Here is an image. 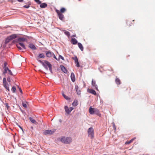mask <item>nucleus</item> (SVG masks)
<instances>
[{
  "label": "nucleus",
  "instance_id": "1",
  "mask_svg": "<svg viewBox=\"0 0 155 155\" xmlns=\"http://www.w3.org/2000/svg\"><path fill=\"white\" fill-rule=\"evenodd\" d=\"M38 61L42 64L43 66L47 70H48V68L47 67V66H48L49 68L50 71L52 73V65L48 61H45L44 62H43L40 60H38Z\"/></svg>",
  "mask_w": 155,
  "mask_h": 155
},
{
  "label": "nucleus",
  "instance_id": "2",
  "mask_svg": "<svg viewBox=\"0 0 155 155\" xmlns=\"http://www.w3.org/2000/svg\"><path fill=\"white\" fill-rule=\"evenodd\" d=\"M89 113L91 114H95L98 116H100L101 114L99 110L97 108H94L90 107L89 109Z\"/></svg>",
  "mask_w": 155,
  "mask_h": 155
},
{
  "label": "nucleus",
  "instance_id": "3",
  "mask_svg": "<svg viewBox=\"0 0 155 155\" xmlns=\"http://www.w3.org/2000/svg\"><path fill=\"white\" fill-rule=\"evenodd\" d=\"M60 141L63 143L68 144L71 142L72 139L70 137H63L61 138Z\"/></svg>",
  "mask_w": 155,
  "mask_h": 155
},
{
  "label": "nucleus",
  "instance_id": "4",
  "mask_svg": "<svg viewBox=\"0 0 155 155\" xmlns=\"http://www.w3.org/2000/svg\"><path fill=\"white\" fill-rule=\"evenodd\" d=\"M88 136L91 138H93L94 137V130L93 128L90 127L89 128L87 131Z\"/></svg>",
  "mask_w": 155,
  "mask_h": 155
},
{
  "label": "nucleus",
  "instance_id": "5",
  "mask_svg": "<svg viewBox=\"0 0 155 155\" xmlns=\"http://www.w3.org/2000/svg\"><path fill=\"white\" fill-rule=\"evenodd\" d=\"M3 83L4 87H5L7 90L9 91L10 90L8 87V84L6 81V78H3Z\"/></svg>",
  "mask_w": 155,
  "mask_h": 155
},
{
  "label": "nucleus",
  "instance_id": "6",
  "mask_svg": "<svg viewBox=\"0 0 155 155\" xmlns=\"http://www.w3.org/2000/svg\"><path fill=\"white\" fill-rule=\"evenodd\" d=\"M55 131V130H46L43 132V134L45 135L47 134L51 135L54 133Z\"/></svg>",
  "mask_w": 155,
  "mask_h": 155
},
{
  "label": "nucleus",
  "instance_id": "7",
  "mask_svg": "<svg viewBox=\"0 0 155 155\" xmlns=\"http://www.w3.org/2000/svg\"><path fill=\"white\" fill-rule=\"evenodd\" d=\"M55 11L56 13H57L59 18L61 20H63L64 18V16L63 14L62 13H61L60 11L56 9Z\"/></svg>",
  "mask_w": 155,
  "mask_h": 155
},
{
  "label": "nucleus",
  "instance_id": "8",
  "mask_svg": "<svg viewBox=\"0 0 155 155\" xmlns=\"http://www.w3.org/2000/svg\"><path fill=\"white\" fill-rule=\"evenodd\" d=\"M73 109L74 108L71 107L69 108H68L67 106H65L64 107L65 112L68 114H69Z\"/></svg>",
  "mask_w": 155,
  "mask_h": 155
},
{
  "label": "nucleus",
  "instance_id": "9",
  "mask_svg": "<svg viewBox=\"0 0 155 155\" xmlns=\"http://www.w3.org/2000/svg\"><path fill=\"white\" fill-rule=\"evenodd\" d=\"M46 55L47 57L50 58L53 56V53L50 51H46L45 52Z\"/></svg>",
  "mask_w": 155,
  "mask_h": 155
},
{
  "label": "nucleus",
  "instance_id": "10",
  "mask_svg": "<svg viewBox=\"0 0 155 155\" xmlns=\"http://www.w3.org/2000/svg\"><path fill=\"white\" fill-rule=\"evenodd\" d=\"M87 92L91 93L94 95H96L97 94L96 91L94 90L88 89L87 90Z\"/></svg>",
  "mask_w": 155,
  "mask_h": 155
},
{
  "label": "nucleus",
  "instance_id": "11",
  "mask_svg": "<svg viewBox=\"0 0 155 155\" xmlns=\"http://www.w3.org/2000/svg\"><path fill=\"white\" fill-rule=\"evenodd\" d=\"M92 85L93 87H95V89L96 90H98L97 86L96 84V81H94L93 80H92Z\"/></svg>",
  "mask_w": 155,
  "mask_h": 155
},
{
  "label": "nucleus",
  "instance_id": "12",
  "mask_svg": "<svg viewBox=\"0 0 155 155\" xmlns=\"http://www.w3.org/2000/svg\"><path fill=\"white\" fill-rule=\"evenodd\" d=\"M29 47L32 50H36L37 49L36 47L32 43L29 44L28 45Z\"/></svg>",
  "mask_w": 155,
  "mask_h": 155
},
{
  "label": "nucleus",
  "instance_id": "13",
  "mask_svg": "<svg viewBox=\"0 0 155 155\" xmlns=\"http://www.w3.org/2000/svg\"><path fill=\"white\" fill-rule=\"evenodd\" d=\"M62 71L65 73H67L68 71L65 68L63 65L60 66Z\"/></svg>",
  "mask_w": 155,
  "mask_h": 155
},
{
  "label": "nucleus",
  "instance_id": "14",
  "mask_svg": "<svg viewBox=\"0 0 155 155\" xmlns=\"http://www.w3.org/2000/svg\"><path fill=\"white\" fill-rule=\"evenodd\" d=\"M9 38L11 40L17 37V35L16 34H14L12 35L9 36H8Z\"/></svg>",
  "mask_w": 155,
  "mask_h": 155
},
{
  "label": "nucleus",
  "instance_id": "15",
  "mask_svg": "<svg viewBox=\"0 0 155 155\" xmlns=\"http://www.w3.org/2000/svg\"><path fill=\"white\" fill-rule=\"evenodd\" d=\"M71 77L72 81L74 82L75 80V78L74 74L73 73H71Z\"/></svg>",
  "mask_w": 155,
  "mask_h": 155
},
{
  "label": "nucleus",
  "instance_id": "16",
  "mask_svg": "<svg viewBox=\"0 0 155 155\" xmlns=\"http://www.w3.org/2000/svg\"><path fill=\"white\" fill-rule=\"evenodd\" d=\"M71 43L73 45H76L78 43V41L75 38H72Z\"/></svg>",
  "mask_w": 155,
  "mask_h": 155
},
{
  "label": "nucleus",
  "instance_id": "17",
  "mask_svg": "<svg viewBox=\"0 0 155 155\" xmlns=\"http://www.w3.org/2000/svg\"><path fill=\"white\" fill-rule=\"evenodd\" d=\"M115 82L117 85L120 84L121 83L120 80L119 78H117V77H116L115 79Z\"/></svg>",
  "mask_w": 155,
  "mask_h": 155
},
{
  "label": "nucleus",
  "instance_id": "18",
  "mask_svg": "<svg viewBox=\"0 0 155 155\" xmlns=\"http://www.w3.org/2000/svg\"><path fill=\"white\" fill-rule=\"evenodd\" d=\"M17 41L19 42L25 41H26V39L24 38H19L17 39Z\"/></svg>",
  "mask_w": 155,
  "mask_h": 155
},
{
  "label": "nucleus",
  "instance_id": "19",
  "mask_svg": "<svg viewBox=\"0 0 155 155\" xmlns=\"http://www.w3.org/2000/svg\"><path fill=\"white\" fill-rule=\"evenodd\" d=\"M29 120L32 123L36 124H37V122H36L35 120L33 119L32 118L30 117L29 118Z\"/></svg>",
  "mask_w": 155,
  "mask_h": 155
},
{
  "label": "nucleus",
  "instance_id": "20",
  "mask_svg": "<svg viewBox=\"0 0 155 155\" xmlns=\"http://www.w3.org/2000/svg\"><path fill=\"white\" fill-rule=\"evenodd\" d=\"M136 139L135 137H134L132 139H131V140H130V141H127L125 143V144H129L131 143L133 141Z\"/></svg>",
  "mask_w": 155,
  "mask_h": 155
},
{
  "label": "nucleus",
  "instance_id": "21",
  "mask_svg": "<svg viewBox=\"0 0 155 155\" xmlns=\"http://www.w3.org/2000/svg\"><path fill=\"white\" fill-rule=\"evenodd\" d=\"M78 47L80 48L81 50V51H83V50H84V48H83V47L82 45L79 42L78 43Z\"/></svg>",
  "mask_w": 155,
  "mask_h": 155
},
{
  "label": "nucleus",
  "instance_id": "22",
  "mask_svg": "<svg viewBox=\"0 0 155 155\" xmlns=\"http://www.w3.org/2000/svg\"><path fill=\"white\" fill-rule=\"evenodd\" d=\"M78 104V101L77 100H75L72 103V105L74 106H76Z\"/></svg>",
  "mask_w": 155,
  "mask_h": 155
},
{
  "label": "nucleus",
  "instance_id": "23",
  "mask_svg": "<svg viewBox=\"0 0 155 155\" xmlns=\"http://www.w3.org/2000/svg\"><path fill=\"white\" fill-rule=\"evenodd\" d=\"M40 6L41 8H45L47 6V5L45 3H43L40 5Z\"/></svg>",
  "mask_w": 155,
  "mask_h": 155
},
{
  "label": "nucleus",
  "instance_id": "24",
  "mask_svg": "<svg viewBox=\"0 0 155 155\" xmlns=\"http://www.w3.org/2000/svg\"><path fill=\"white\" fill-rule=\"evenodd\" d=\"M19 45L21 46L23 48L25 49H26L25 47V45L24 43L22 42H19V43H18Z\"/></svg>",
  "mask_w": 155,
  "mask_h": 155
},
{
  "label": "nucleus",
  "instance_id": "25",
  "mask_svg": "<svg viewBox=\"0 0 155 155\" xmlns=\"http://www.w3.org/2000/svg\"><path fill=\"white\" fill-rule=\"evenodd\" d=\"M10 41H11V40H10V38H9L8 37L5 40V44H7Z\"/></svg>",
  "mask_w": 155,
  "mask_h": 155
},
{
  "label": "nucleus",
  "instance_id": "26",
  "mask_svg": "<svg viewBox=\"0 0 155 155\" xmlns=\"http://www.w3.org/2000/svg\"><path fill=\"white\" fill-rule=\"evenodd\" d=\"M4 70L3 72V74H5L7 73V71H8L9 69L8 68H4Z\"/></svg>",
  "mask_w": 155,
  "mask_h": 155
},
{
  "label": "nucleus",
  "instance_id": "27",
  "mask_svg": "<svg viewBox=\"0 0 155 155\" xmlns=\"http://www.w3.org/2000/svg\"><path fill=\"white\" fill-rule=\"evenodd\" d=\"M64 34L68 37H69L70 36V33L68 31L66 30H64Z\"/></svg>",
  "mask_w": 155,
  "mask_h": 155
},
{
  "label": "nucleus",
  "instance_id": "28",
  "mask_svg": "<svg viewBox=\"0 0 155 155\" xmlns=\"http://www.w3.org/2000/svg\"><path fill=\"white\" fill-rule=\"evenodd\" d=\"M45 56L44 54L43 53L40 54L38 55V57L39 58H44Z\"/></svg>",
  "mask_w": 155,
  "mask_h": 155
},
{
  "label": "nucleus",
  "instance_id": "29",
  "mask_svg": "<svg viewBox=\"0 0 155 155\" xmlns=\"http://www.w3.org/2000/svg\"><path fill=\"white\" fill-rule=\"evenodd\" d=\"M66 9L64 8H62L61 9L60 11L61 13H64Z\"/></svg>",
  "mask_w": 155,
  "mask_h": 155
},
{
  "label": "nucleus",
  "instance_id": "30",
  "mask_svg": "<svg viewBox=\"0 0 155 155\" xmlns=\"http://www.w3.org/2000/svg\"><path fill=\"white\" fill-rule=\"evenodd\" d=\"M72 59L74 60L75 63H76V62L78 61V59L77 56H75L74 57L72 58Z\"/></svg>",
  "mask_w": 155,
  "mask_h": 155
},
{
  "label": "nucleus",
  "instance_id": "31",
  "mask_svg": "<svg viewBox=\"0 0 155 155\" xmlns=\"http://www.w3.org/2000/svg\"><path fill=\"white\" fill-rule=\"evenodd\" d=\"M16 90V87H15V86L12 87V91L13 92L15 93V92Z\"/></svg>",
  "mask_w": 155,
  "mask_h": 155
},
{
  "label": "nucleus",
  "instance_id": "32",
  "mask_svg": "<svg viewBox=\"0 0 155 155\" xmlns=\"http://www.w3.org/2000/svg\"><path fill=\"white\" fill-rule=\"evenodd\" d=\"M78 87L77 86V87H76V90L77 92V94L78 95H79L81 93L80 91H78Z\"/></svg>",
  "mask_w": 155,
  "mask_h": 155
},
{
  "label": "nucleus",
  "instance_id": "33",
  "mask_svg": "<svg viewBox=\"0 0 155 155\" xmlns=\"http://www.w3.org/2000/svg\"><path fill=\"white\" fill-rule=\"evenodd\" d=\"M38 4H41V2L39 0H34Z\"/></svg>",
  "mask_w": 155,
  "mask_h": 155
},
{
  "label": "nucleus",
  "instance_id": "34",
  "mask_svg": "<svg viewBox=\"0 0 155 155\" xmlns=\"http://www.w3.org/2000/svg\"><path fill=\"white\" fill-rule=\"evenodd\" d=\"M17 48H18L20 50H21V48L18 44L17 45Z\"/></svg>",
  "mask_w": 155,
  "mask_h": 155
},
{
  "label": "nucleus",
  "instance_id": "35",
  "mask_svg": "<svg viewBox=\"0 0 155 155\" xmlns=\"http://www.w3.org/2000/svg\"><path fill=\"white\" fill-rule=\"evenodd\" d=\"M22 105L23 107L25 108H26L27 107V104L24 103H22Z\"/></svg>",
  "mask_w": 155,
  "mask_h": 155
},
{
  "label": "nucleus",
  "instance_id": "36",
  "mask_svg": "<svg viewBox=\"0 0 155 155\" xmlns=\"http://www.w3.org/2000/svg\"><path fill=\"white\" fill-rule=\"evenodd\" d=\"M52 57L54 58H55L56 60H57V61H59V59L57 58L56 57V56H55V55L54 54H53V55Z\"/></svg>",
  "mask_w": 155,
  "mask_h": 155
},
{
  "label": "nucleus",
  "instance_id": "37",
  "mask_svg": "<svg viewBox=\"0 0 155 155\" xmlns=\"http://www.w3.org/2000/svg\"><path fill=\"white\" fill-rule=\"evenodd\" d=\"M7 63L6 62H5L4 64L3 68H8L7 67H6V66L7 65Z\"/></svg>",
  "mask_w": 155,
  "mask_h": 155
},
{
  "label": "nucleus",
  "instance_id": "38",
  "mask_svg": "<svg viewBox=\"0 0 155 155\" xmlns=\"http://www.w3.org/2000/svg\"><path fill=\"white\" fill-rule=\"evenodd\" d=\"M7 81L9 82H11V80L10 77H8L7 78Z\"/></svg>",
  "mask_w": 155,
  "mask_h": 155
},
{
  "label": "nucleus",
  "instance_id": "39",
  "mask_svg": "<svg viewBox=\"0 0 155 155\" xmlns=\"http://www.w3.org/2000/svg\"><path fill=\"white\" fill-rule=\"evenodd\" d=\"M60 58H61L62 60H64V58L61 55H60L59 56V58L58 59H60Z\"/></svg>",
  "mask_w": 155,
  "mask_h": 155
},
{
  "label": "nucleus",
  "instance_id": "40",
  "mask_svg": "<svg viewBox=\"0 0 155 155\" xmlns=\"http://www.w3.org/2000/svg\"><path fill=\"white\" fill-rule=\"evenodd\" d=\"M75 63L76 64V66L77 67H79L80 66L79 63L78 62V61L76 62Z\"/></svg>",
  "mask_w": 155,
  "mask_h": 155
},
{
  "label": "nucleus",
  "instance_id": "41",
  "mask_svg": "<svg viewBox=\"0 0 155 155\" xmlns=\"http://www.w3.org/2000/svg\"><path fill=\"white\" fill-rule=\"evenodd\" d=\"M64 98L67 100H69L70 99V98H69L66 95H65Z\"/></svg>",
  "mask_w": 155,
  "mask_h": 155
},
{
  "label": "nucleus",
  "instance_id": "42",
  "mask_svg": "<svg viewBox=\"0 0 155 155\" xmlns=\"http://www.w3.org/2000/svg\"><path fill=\"white\" fill-rule=\"evenodd\" d=\"M30 7V6L29 5H24L23 7L25 8H29Z\"/></svg>",
  "mask_w": 155,
  "mask_h": 155
},
{
  "label": "nucleus",
  "instance_id": "43",
  "mask_svg": "<svg viewBox=\"0 0 155 155\" xmlns=\"http://www.w3.org/2000/svg\"><path fill=\"white\" fill-rule=\"evenodd\" d=\"M8 71V73L9 74H10L11 75H12V71L9 69Z\"/></svg>",
  "mask_w": 155,
  "mask_h": 155
},
{
  "label": "nucleus",
  "instance_id": "44",
  "mask_svg": "<svg viewBox=\"0 0 155 155\" xmlns=\"http://www.w3.org/2000/svg\"><path fill=\"white\" fill-rule=\"evenodd\" d=\"M5 105L7 108L8 109L9 108V107L8 105V103H6L5 104Z\"/></svg>",
  "mask_w": 155,
  "mask_h": 155
},
{
  "label": "nucleus",
  "instance_id": "45",
  "mask_svg": "<svg viewBox=\"0 0 155 155\" xmlns=\"http://www.w3.org/2000/svg\"><path fill=\"white\" fill-rule=\"evenodd\" d=\"M127 25H129V26H130L131 25L130 24V22L129 21H128L127 22Z\"/></svg>",
  "mask_w": 155,
  "mask_h": 155
},
{
  "label": "nucleus",
  "instance_id": "46",
  "mask_svg": "<svg viewBox=\"0 0 155 155\" xmlns=\"http://www.w3.org/2000/svg\"><path fill=\"white\" fill-rule=\"evenodd\" d=\"M19 91H20V92H21V94H22V91L20 88H19Z\"/></svg>",
  "mask_w": 155,
  "mask_h": 155
},
{
  "label": "nucleus",
  "instance_id": "47",
  "mask_svg": "<svg viewBox=\"0 0 155 155\" xmlns=\"http://www.w3.org/2000/svg\"><path fill=\"white\" fill-rule=\"evenodd\" d=\"M19 2H22L23 0H17Z\"/></svg>",
  "mask_w": 155,
  "mask_h": 155
},
{
  "label": "nucleus",
  "instance_id": "48",
  "mask_svg": "<svg viewBox=\"0 0 155 155\" xmlns=\"http://www.w3.org/2000/svg\"><path fill=\"white\" fill-rule=\"evenodd\" d=\"M62 95L64 97L65 96V95L64 93H63L62 94Z\"/></svg>",
  "mask_w": 155,
  "mask_h": 155
},
{
  "label": "nucleus",
  "instance_id": "49",
  "mask_svg": "<svg viewBox=\"0 0 155 155\" xmlns=\"http://www.w3.org/2000/svg\"><path fill=\"white\" fill-rule=\"evenodd\" d=\"M59 121H60V122H61V119H60V120H59Z\"/></svg>",
  "mask_w": 155,
  "mask_h": 155
},
{
  "label": "nucleus",
  "instance_id": "50",
  "mask_svg": "<svg viewBox=\"0 0 155 155\" xmlns=\"http://www.w3.org/2000/svg\"><path fill=\"white\" fill-rule=\"evenodd\" d=\"M20 127V128H21V129L22 130H23L22 128V127Z\"/></svg>",
  "mask_w": 155,
  "mask_h": 155
},
{
  "label": "nucleus",
  "instance_id": "51",
  "mask_svg": "<svg viewBox=\"0 0 155 155\" xmlns=\"http://www.w3.org/2000/svg\"><path fill=\"white\" fill-rule=\"evenodd\" d=\"M79 1H80L81 0H78Z\"/></svg>",
  "mask_w": 155,
  "mask_h": 155
}]
</instances>
